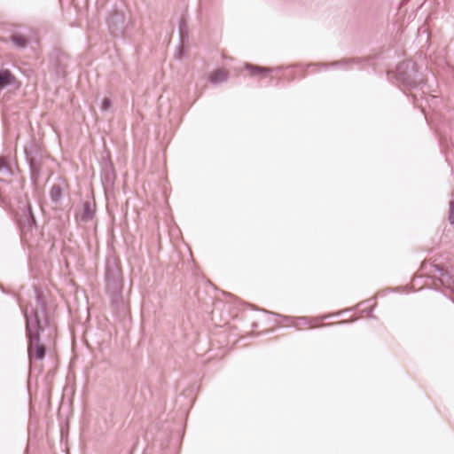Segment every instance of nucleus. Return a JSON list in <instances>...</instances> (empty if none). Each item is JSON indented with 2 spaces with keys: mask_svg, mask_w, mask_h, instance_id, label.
I'll use <instances>...</instances> for the list:
<instances>
[{
  "mask_svg": "<svg viewBox=\"0 0 454 454\" xmlns=\"http://www.w3.org/2000/svg\"><path fill=\"white\" fill-rule=\"evenodd\" d=\"M229 72L225 68H217L208 74V81L212 83H219L225 81Z\"/></svg>",
  "mask_w": 454,
  "mask_h": 454,
  "instance_id": "nucleus-2",
  "label": "nucleus"
},
{
  "mask_svg": "<svg viewBox=\"0 0 454 454\" xmlns=\"http://www.w3.org/2000/svg\"><path fill=\"white\" fill-rule=\"evenodd\" d=\"M6 166L4 159L0 158V170Z\"/></svg>",
  "mask_w": 454,
  "mask_h": 454,
  "instance_id": "nucleus-9",
  "label": "nucleus"
},
{
  "mask_svg": "<svg viewBox=\"0 0 454 454\" xmlns=\"http://www.w3.org/2000/svg\"><path fill=\"white\" fill-rule=\"evenodd\" d=\"M246 68L248 70L251 76H258L264 78L272 71L271 68L262 67L259 66L246 65Z\"/></svg>",
  "mask_w": 454,
  "mask_h": 454,
  "instance_id": "nucleus-3",
  "label": "nucleus"
},
{
  "mask_svg": "<svg viewBox=\"0 0 454 454\" xmlns=\"http://www.w3.org/2000/svg\"><path fill=\"white\" fill-rule=\"evenodd\" d=\"M28 354L30 360L39 359L42 360L45 356V348L43 345L39 343V338L37 336H30V343L28 347Z\"/></svg>",
  "mask_w": 454,
  "mask_h": 454,
  "instance_id": "nucleus-1",
  "label": "nucleus"
},
{
  "mask_svg": "<svg viewBox=\"0 0 454 454\" xmlns=\"http://www.w3.org/2000/svg\"><path fill=\"white\" fill-rule=\"evenodd\" d=\"M10 40L19 48H25L28 43V38L22 34H13Z\"/></svg>",
  "mask_w": 454,
  "mask_h": 454,
  "instance_id": "nucleus-5",
  "label": "nucleus"
},
{
  "mask_svg": "<svg viewBox=\"0 0 454 454\" xmlns=\"http://www.w3.org/2000/svg\"><path fill=\"white\" fill-rule=\"evenodd\" d=\"M92 218V211L90 209V206L89 204L84 205V220H88Z\"/></svg>",
  "mask_w": 454,
  "mask_h": 454,
  "instance_id": "nucleus-7",
  "label": "nucleus"
},
{
  "mask_svg": "<svg viewBox=\"0 0 454 454\" xmlns=\"http://www.w3.org/2000/svg\"><path fill=\"white\" fill-rule=\"evenodd\" d=\"M51 198L53 201L58 202L62 197V189L59 185L55 184L50 192Z\"/></svg>",
  "mask_w": 454,
  "mask_h": 454,
  "instance_id": "nucleus-6",
  "label": "nucleus"
},
{
  "mask_svg": "<svg viewBox=\"0 0 454 454\" xmlns=\"http://www.w3.org/2000/svg\"><path fill=\"white\" fill-rule=\"evenodd\" d=\"M15 81V77L9 70L0 71V90L6 86L12 84Z\"/></svg>",
  "mask_w": 454,
  "mask_h": 454,
  "instance_id": "nucleus-4",
  "label": "nucleus"
},
{
  "mask_svg": "<svg viewBox=\"0 0 454 454\" xmlns=\"http://www.w3.org/2000/svg\"><path fill=\"white\" fill-rule=\"evenodd\" d=\"M111 105H112V103H111L110 98H104V99H103V101H102V104H101V109H102L103 111H106V110H108V109L111 107Z\"/></svg>",
  "mask_w": 454,
  "mask_h": 454,
  "instance_id": "nucleus-8",
  "label": "nucleus"
}]
</instances>
